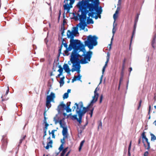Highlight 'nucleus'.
Returning <instances> with one entry per match:
<instances>
[{"label":"nucleus","instance_id":"nucleus-1","mask_svg":"<svg viewBox=\"0 0 156 156\" xmlns=\"http://www.w3.org/2000/svg\"><path fill=\"white\" fill-rule=\"evenodd\" d=\"M77 7L78 8V13L76 14L73 12V17L72 19L75 21L79 20L80 23L81 19L86 24H88V17L87 14L88 13V0H82L79 1L76 5Z\"/></svg>","mask_w":156,"mask_h":156},{"label":"nucleus","instance_id":"nucleus-2","mask_svg":"<svg viewBox=\"0 0 156 156\" xmlns=\"http://www.w3.org/2000/svg\"><path fill=\"white\" fill-rule=\"evenodd\" d=\"M85 49L82 55H80L77 52L75 57H72L71 59V63L73 64L71 71L72 72L76 71L78 73H80V64H84L87 63V59L88 60V52L85 54Z\"/></svg>","mask_w":156,"mask_h":156},{"label":"nucleus","instance_id":"nucleus-3","mask_svg":"<svg viewBox=\"0 0 156 156\" xmlns=\"http://www.w3.org/2000/svg\"><path fill=\"white\" fill-rule=\"evenodd\" d=\"M99 0H88V16L92 18H98L95 14H101L102 7L100 6Z\"/></svg>","mask_w":156,"mask_h":156},{"label":"nucleus","instance_id":"nucleus-4","mask_svg":"<svg viewBox=\"0 0 156 156\" xmlns=\"http://www.w3.org/2000/svg\"><path fill=\"white\" fill-rule=\"evenodd\" d=\"M70 44L69 45L68 48H66L65 51V54L68 53L69 51L71 50L72 49H73L71 55V58L70 61H68V64L70 65V62H71V59L72 57H75L77 52H79L80 51H84L85 50V45L83 44H79L76 41H70Z\"/></svg>","mask_w":156,"mask_h":156},{"label":"nucleus","instance_id":"nucleus-5","mask_svg":"<svg viewBox=\"0 0 156 156\" xmlns=\"http://www.w3.org/2000/svg\"><path fill=\"white\" fill-rule=\"evenodd\" d=\"M80 23H79L77 24L76 27H73L72 31L69 30H67V38H70V41H76L79 44H83L81 42L80 40H74L73 38L74 36H76V35L79 34L78 32V27L79 28L80 30H84L86 27L87 26V25H86L85 23L83 22L82 19H81Z\"/></svg>","mask_w":156,"mask_h":156},{"label":"nucleus","instance_id":"nucleus-6","mask_svg":"<svg viewBox=\"0 0 156 156\" xmlns=\"http://www.w3.org/2000/svg\"><path fill=\"white\" fill-rule=\"evenodd\" d=\"M75 105L76 106V113L78 115L79 118H77L76 115H72L71 118L73 120H76L79 123H80L82 122L83 116L84 115L88 110V106L86 108L83 107V104L82 102H80L78 104L75 103Z\"/></svg>","mask_w":156,"mask_h":156},{"label":"nucleus","instance_id":"nucleus-7","mask_svg":"<svg viewBox=\"0 0 156 156\" xmlns=\"http://www.w3.org/2000/svg\"><path fill=\"white\" fill-rule=\"evenodd\" d=\"M98 37L96 35H88V48L90 50L93 49L94 46L98 45Z\"/></svg>","mask_w":156,"mask_h":156},{"label":"nucleus","instance_id":"nucleus-8","mask_svg":"<svg viewBox=\"0 0 156 156\" xmlns=\"http://www.w3.org/2000/svg\"><path fill=\"white\" fill-rule=\"evenodd\" d=\"M99 96L98 93L96 92V90L94 91V95L93 97V99L90 102V103L88 104V112L90 111L89 114L91 117L92 116L93 112L94 109V107H93L94 103L96 102L98 99Z\"/></svg>","mask_w":156,"mask_h":156},{"label":"nucleus","instance_id":"nucleus-9","mask_svg":"<svg viewBox=\"0 0 156 156\" xmlns=\"http://www.w3.org/2000/svg\"><path fill=\"white\" fill-rule=\"evenodd\" d=\"M69 1H70L69 4L68 3V1L67 2L66 1L65 2L66 4L63 5L64 10H67V13L69 12L70 9L72 8V5L75 2V0H69Z\"/></svg>","mask_w":156,"mask_h":156},{"label":"nucleus","instance_id":"nucleus-10","mask_svg":"<svg viewBox=\"0 0 156 156\" xmlns=\"http://www.w3.org/2000/svg\"><path fill=\"white\" fill-rule=\"evenodd\" d=\"M151 45L154 49L156 48V33L154 32L151 41Z\"/></svg>","mask_w":156,"mask_h":156},{"label":"nucleus","instance_id":"nucleus-11","mask_svg":"<svg viewBox=\"0 0 156 156\" xmlns=\"http://www.w3.org/2000/svg\"><path fill=\"white\" fill-rule=\"evenodd\" d=\"M2 149L3 150H5L6 147L7 143L6 139L5 136H3L2 138Z\"/></svg>","mask_w":156,"mask_h":156},{"label":"nucleus","instance_id":"nucleus-12","mask_svg":"<svg viewBox=\"0 0 156 156\" xmlns=\"http://www.w3.org/2000/svg\"><path fill=\"white\" fill-rule=\"evenodd\" d=\"M55 98V94L52 92H51L49 95H48L46 98V100L53 101Z\"/></svg>","mask_w":156,"mask_h":156},{"label":"nucleus","instance_id":"nucleus-13","mask_svg":"<svg viewBox=\"0 0 156 156\" xmlns=\"http://www.w3.org/2000/svg\"><path fill=\"white\" fill-rule=\"evenodd\" d=\"M137 23H134V27H133V31L132 32V35L131 37L130 43V44H129L130 48V46H131V43H132V41L133 40V37L135 33Z\"/></svg>","mask_w":156,"mask_h":156},{"label":"nucleus","instance_id":"nucleus-14","mask_svg":"<svg viewBox=\"0 0 156 156\" xmlns=\"http://www.w3.org/2000/svg\"><path fill=\"white\" fill-rule=\"evenodd\" d=\"M47 139L49 140V141L47 143V145L45 147V148L46 149H48L49 147H52L53 143L52 140L51 139L50 136L48 137Z\"/></svg>","mask_w":156,"mask_h":156},{"label":"nucleus","instance_id":"nucleus-15","mask_svg":"<svg viewBox=\"0 0 156 156\" xmlns=\"http://www.w3.org/2000/svg\"><path fill=\"white\" fill-rule=\"evenodd\" d=\"M66 107V105L63 104V102H62L61 104L58 105L57 108V110L58 112V113H59L61 111V109L64 108Z\"/></svg>","mask_w":156,"mask_h":156},{"label":"nucleus","instance_id":"nucleus-16","mask_svg":"<svg viewBox=\"0 0 156 156\" xmlns=\"http://www.w3.org/2000/svg\"><path fill=\"white\" fill-rule=\"evenodd\" d=\"M63 69H64L66 72L68 73H70V72L71 71V69H70L69 68V66L67 64H65L63 66Z\"/></svg>","mask_w":156,"mask_h":156},{"label":"nucleus","instance_id":"nucleus-17","mask_svg":"<svg viewBox=\"0 0 156 156\" xmlns=\"http://www.w3.org/2000/svg\"><path fill=\"white\" fill-rule=\"evenodd\" d=\"M145 140L146 141V142L147 143V148H146V145L144 144V140H143V143H144V147H145V148L147 150H149L150 148V143L148 142V139L146 138L145 139Z\"/></svg>","mask_w":156,"mask_h":156},{"label":"nucleus","instance_id":"nucleus-18","mask_svg":"<svg viewBox=\"0 0 156 156\" xmlns=\"http://www.w3.org/2000/svg\"><path fill=\"white\" fill-rule=\"evenodd\" d=\"M62 134L64 136L67 137V129L66 127H63L62 131Z\"/></svg>","mask_w":156,"mask_h":156},{"label":"nucleus","instance_id":"nucleus-19","mask_svg":"<svg viewBox=\"0 0 156 156\" xmlns=\"http://www.w3.org/2000/svg\"><path fill=\"white\" fill-rule=\"evenodd\" d=\"M106 66H104L103 67V69H102V75L101 76V78H100V83H99V84H100V83H102V78H103V74H104V72L105 71V68H106Z\"/></svg>","mask_w":156,"mask_h":156},{"label":"nucleus","instance_id":"nucleus-20","mask_svg":"<svg viewBox=\"0 0 156 156\" xmlns=\"http://www.w3.org/2000/svg\"><path fill=\"white\" fill-rule=\"evenodd\" d=\"M59 119V118L58 116V114L56 115L54 117L53 120L55 124H56L58 122H59V121H58Z\"/></svg>","mask_w":156,"mask_h":156},{"label":"nucleus","instance_id":"nucleus-21","mask_svg":"<svg viewBox=\"0 0 156 156\" xmlns=\"http://www.w3.org/2000/svg\"><path fill=\"white\" fill-rule=\"evenodd\" d=\"M70 104L71 102H69V105H67L66 107H66L64 108V109L66 110V112H70L71 111L72 109L69 108V106H70Z\"/></svg>","mask_w":156,"mask_h":156},{"label":"nucleus","instance_id":"nucleus-22","mask_svg":"<svg viewBox=\"0 0 156 156\" xmlns=\"http://www.w3.org/2000/svg\"><path fill=\"white\" fill-rule=\"evenodd\" d=\"M64 76L62 77L60 79V81H59V82L60 84V87H61L62 86L64 83Z\"/></svg>","mask_w":156,"mask_h":156},{"label":"nucleus","instance_id":"nucleus-23","mask_svg":"<svg viewBox=\"0 0 156 156\" xmlns=\"http://www.w3.org/2000/svg\"><path fill=\"white\" fill-rule=\"evenodd\" d=\"M110 58V54L108 53H108L107 54V56L106 57V61L105 62V64L104 65L106 67L107 66V63L108 62Z\"/></svg>","mask_w":156,"mask_h":156},{"label":"nucleus","instance_id":"nucleus-24","mask_svg":"<svg viewBox=\"0 0 156 156\" xmlns=\"http://www.w3.org/2000/svg\"><path fill=\"white\" fill-rule=\"evenodd\" d=\"M51 101H50L46 100V105L48 109H49L51 106Z\"/></svg>","mask_w":156,"mask_h":156},{"label":"nucleus","instance_id":"nucleus-25","mask_svg":"<svg viewBox=\"0 0 156 156\" xmlns=\"http://www.w3.org/2000/svg\"><path fill=\"white\" fill-rule=\"evenodd\" d=\"M150 134L151 136V141H154L156 140V137L154 134L152 133H150Z\"/></svg>","mask_w":156,"mask_h":156},{"label":"nucleus","instance_id":"nucleus-26","mask_svg":"<svg viewBox=\"0 0 156 156\" xmlns=\"http://www.w3.org/2000/svg\"><path fill=\"white\" fill-rule=\"evenodd\" d=\"M59 123L60 126V127L63 129V127H65V124L63 123L62 120H60L59 121Z\"/></svg>","mask_w":156,"mask_h":156},{"label":"nucleus","instance_id":"nucleus-27","mask_svg":"<svg viewBox=\"0 0 156 156\" xmlns=\"http://www.w3.org/2000/svg\"><path fill=\"white\" fill-rule=\"evenodd\" d=\"M58 67L59 68V69L58 70V72L59 73L62 74V72L63 71V68L61 67V66L60 65L58 66Z\"/></svg>","mask_w":156,"mask_h":156},{"label":"nucleus","instance_id":"nucleus-28","mask_svg":"<svg viewBox=\"0 0 156 156\" xmlns=\"http://www.w3.org/2000/svg\"><path fill=\"white\" fill-rule=\"evenodd\" d=\"M90 17L88 16V24H93L94 23V21L92 19V18H90Z\"/></svg>","mask_w":156,"mask_h":156},{"label":"nucleus","instance_id":"nucleus-29","mask_svg":"<svg viewBox=\"0 0 156 156\" xmlns=\"http://www.w3.org/2000/svg\"><path fill=\"white\" fill-rule=\"evenodd\" d=\"M84 142H85L84 140H82L80 144V147H79V151H81L82 147L83 146V144Z\"/></svg>","mask_w":156,"mask_h":156},{"label":"nucleus","instance_id":"nucleus-30","mask_svg":"<svg viewBox=\"0 0 156 156\" xmlns=\"http://www.w3.org/2000/svg\"><path fill=\"white\" fill-rule=\"evenodd\" d=\"M68 148V147H66L64 149H63L62 150V152L61 154L63 155L64 156L65 153L67 151Z\"/></svg>","mask_w":156,"mask_h":156},{"label":"nucleus","instance_id":"nucleus-31","mask_svg":"<svg viewBox=\"0 0 156 156\" xmlns=\"http://www.w3.org/2000/svg\"><path fill=\"white\" fill-rule=\"evenodd\" d=\"M122 80H123V76H122L120 77V80H119V87H118V90H119V89L121 82L122 81Z\"/></svg>","mask_w":156,"mask_h":156},{"label":"nucleus","instance_id":"nucleus-32","mask_svg":"<svg viewBox=\"0 0 156 156\" xmlns=\"http://www.w3.org/2000/svg\"><path fill=\"white\" fill-rule=\"evenodd\" d=\"M140 14L139 13H137L136 15V16L135 18V20L134 21V23H137L138 21V18L139 17V15Z\"/></svg>","mask_w":156,"mask_h":156},{"label":"nucleus","instance_id":"nucleus-33","mask_svg":"<svg viewBox=\"0 0 156 156\" xmlns=\"http://www.w3.org/2000/svg\"><path fill=\"white\" fill-rule=\"evenodd\" d=\"M68 96L69 95L68 93H66L63 94V99H66L68 98Z\"/></svg>","mask_w":156,"mask_h":156},{"label":"nucleus","instance_id":"nucleus-34","mask_svg":"<svg viewBox=\"0 0 156 156\" xmlns=\"http://www.w3.org/2000/svg\"><path fill=\"white\" fill-rule=\"evenodd\" d=\"M67 137H65V136H64L63 137V139H61V142L62 144H64L65 143V138H67Z\"/></svg>","mask_w":156,"mask_h":156},{"label":"nucleus","instance_id":"nucleus-35","mask_svg":"<svg viewBox=\"0 0 156 156\" xmlns=\"http://www.w3.org/2000/svg\"><path fill=\"white\" fill-rule=\"evenodd\" d=\"M145 132H143L141 134V136H142V138L143 139H145L147 138L146 136L145 135Z\"/></svg>","mask_w":156,"mask_h":156},{"label":"nucleus","instance_id":"nucleus-36","mask_svg":"<svg viewBox=\"0 0 156 156\" xmlns=\"http://www.w3.org/2000/svg\"><path fill=\"white\" fill-rule=\"evenodd\" d=\"M145 132H143L141 134V136H142V138L143 139H145L147 138L146 136L145 135Z\"/></svg>","mask_w":156,"mask_h":156},{"label":"nucleus","instance_id":"nucleus-37","mask_svg":"<svg viewBox=\"0 0 156 156\" xmlns=\"http://www.w3.org/2000/svg\"><path fill=\"white\" fill-rule=\"evenodd\" d=\"M63 144H61L60 147H59L58 149L60 151H61L63 149Z\"/></svg>","mask_w":156,"mask_h":156},{"label":"nucleus","instance_id":"nucleus-38","mask_svg":"<svg viewBox=\"0 0 156 156\" xmlns=\"http://www.w3.org/2000/svg\"><path fill=\"white\" fill-rule=\"evenodd\" d=\"M151 109V106L150 105L149 106V111L148 112V115H149V116L148 117V119H150L151 118V116L150 115V112Z\"/></svg>","mask_w":156,"mask_h":156},{"label":"nucleus","instance_id":"nucleus-39","mask_svg":"<svg viewBox=\"0 0 156 156\" xmlns=\"http://www.w3.org/2000/svg\"><path fill=\"white\" fill-rule=\"evenodd\" d=\"M78 75L77 76H75V77H76L77 80H80L81 79V76H80V73H78Z\"/></svg>","mask_w":156,"mask_h":156},{"label":"nucleus","instance_id":"nucleus-40","mask_svg":"<svg viewBox=\"0 0 156 156\" xmlns=\"http://www.w3.org/2000/svg\"><path fill=\"white\" fill-rule=\"evenodd\" d=\"M103 98V95L102 94H101L100 96L99 103L100 104L102 102V100Z\"/></svg>","mask_w":156,"mask_h":156},{"label":"nucleus","instance_id":"nucleus-41","mask_svg":"<svg viewBox=\"0 0 156 156\" xmlns=\"http://www.w3.org/2000/svg\"><path fill=\"white\" fill-rule=\"evenodd\" d=\"M126 59H124L123 61V63L122 65V70H123L124 69V67H125V63L126 61Z\"/></svg>","mask_w":156,"mask_h":156},{"label":"nucleus","instance_id":"nucleus-42","mask_svg":"<svg viewBox=\"0 0 156 156\" xmlns=\"http://www.w3.org/2000/svg\"><path fill=\"white\" fill-rule=\"evenodd\" d=\"M26 137V135L24 136H23V138H22V139H21L20 140V144H21L22 142V141L23 140H24V139H25V137Z\"/></svg>","mask_w":156,"mask_h":156},{"label":"nucleus","instance_id":"nucleus-43","mask_svg":"<svg viewBox=\"0 0 156 156\" xmlns=\"http://www.w3.org/2000/svg\"><path fill=\"white\" fill-rule=\"evenodd\" d=\"M62 44L59 47V49L58 50L59 53L60 54L61 53V51L62 49Z\"/></svg>","mask_w":156,"mask_h":156},{"label":"nucleus","instance_id":"nucleus-44","mask_svg":"<svg viewBox=\"0 0 156 156\" xmlns=\"http://www.w3.org/2000/svg\"><path fill=\"white\" fill-rule=\"evenodd\" d=\"M142 100H140L139 102V106L138 107L137 109L139 110L141 106V103H142Z\"/></svg>","mask_w":156,"mask_h":156},{"label":"nucleus","instance_id":"nucleus-45","mask_svg":"<svg viewBox=\"0 0 156 156\" xmlns=\"http://www.w3.org/2000/svg\"><path fill=\"white\" fill-rule=\"evenodd\" d=\"M101 14H100V15H99V14H97V15H96V14H95V15L94 16H97L98 17V18H95L96 20H97V19L98 18H101Z\"/></svg>","mask_w":156,"mask_h":156},{"label":"nucleus","instance_id":"nucleus-46","mask_svg":"<svg viewBox=\"0 0 156 156\" xmlns=\"http://www.w3.org/2000/svg\"><path fill=\"white\" fill-rule=\"evenodd\" d=\"M92 54H93V52L92 51H91L90 50L88 51V55H89V56L92 57Z\"/></svg>","mask_w":156,"mask_h":156},{"label":"nucleus","instance_id":"nucleus-47","mask_svg":"<svg viewBox=\"0 0 156 156\" xmlns=\"http://www.w3.org/2000/svg\"><path fill=\"white\" fill-rule=\"evenodd\" d=\"M62 44H63L64 47H65L66 48H67L68 45H67V43H63L62 42Z\"/></svg>","mask_w":156,"mask_h":156},{"label":"nucleus","instance_id":"nucleus-48","mask_svg":"<svg viewBox=\"0 0 156 156\" xmlns=\"http://www.w3.org/2000/svg\"><path fill=\"white\" fill-rule=\"evenodd\" d=\"M131 142H130L129 145L128 147V151H130L131 147Z\"/></svg>","mask_w":156,"mask_h":156},{"label":"nucleus","instance_id":"nucleus-49","mask_svg":"<svg viewBox=\"0 0 156 156\" xmlns=\"http://www.w3.org/2000/svg\"><path fill=\"white\" fill-rule=\"evenodd\" d=\"M117 16L116 15V14L115 13L113 15V18L115 20H116V19L117 18Z\"/></svg>","mask_w":156,"mask_h":156},{"label":"nucleus","instance_id":"nucleus-50","mask_svg":"<svg viewBox=\"0 0 156 156\" xmlns=\"http://www.w3.org/2000/svg\"><path fill=\"white\" fill-rule=\"evenodd\" d=\"M115 27L114 26H113V28L112 29V33L113 34V36H114V34L115 33Z\"/></svg>","mask_w":156,"mask_h":156},{"label":"nucleus","instance_id":"nucleus-51","mask_svg":"<svg viewBox=\"0 0 156 156\" xmlns=\"http://www.w3.org/2000/svg\"><path fill=\"white\" fill-rule=\"evenodd\" d=\"M77 80V79L76 78V77H75L74 76V78L72 79V82L73 83L75 81H76Z\"/></svg>","mask_w":156,"mask_h":156},{"label":"nucleus","instance_id":"nucleus-52","mask_svg":"<svg viewBox=\"0 0 156 156\" xmlns=\"http://www.w3.org/2000/svg\"><path fill=\"white\" fill-rule=\"evenodd\" d=\"M77 80V79L76 78V77H75L74 76V78L72 79V82L73 83L75 81H76Z\"/></svg>","mask_w":156,"mask_h":156},{"label":"nucleus","instance_id":"nucleus-53","mask_svg":"<svg viewBox=\"0 0 156 156\" xmlns=\"http://www.w3.org/2000/svg\"><path fill=\"white\" fill-rule=\"evenodd\" d=\"M148 151H146V152H145L144 154V156H148Z\"/></svg>","mask_w":156,"mask_h":156},{"label":"nucleus","instance_id":"nucleus-54","mask_svg":"<svg viewBox=\"0 0 156 156\" xmlns=\"http://www.w3.org/2000/svg\"><path fill=\"white\" fill-rule=\"evenodd\" d=\"M87 40L85 41V44L86 46H88V37Z\"/></svg>","mask_w":156,"mask_h":156},{"label":"nucleus","instance_id":"nucleus-55","mask_svg":"<svg viewBox=\"0 0 156 156\" xmlns=\"http://www.w3.org/2000/svg\"><path fill=\"white\" fill-rule=\"evenodd\" d=\"M9 87L8 86L7 89V90L6 91V94H5L6 95H7L8 94V93L9 92Z\"/></svg>","mask_w":156,"mask_h":156},{"label":"nucleus","instance_id":"nucleus-56","mask_svg":"<svg viewBox=\"0 0 156 156\" xmlns=\"http://www.w3.org/2000/svg\"><path fill=\"white\" fill-rule=\"evenodd\" d=\"M56 130H52L51 132V133L52 135L54 134V133L55 131H56Z\"/></svg>","mask_w":156,"mask_h":156},{"label":"nucleus","instance_id":"nucleus-57","mask_svg":"<svg viewBox=\"0 0 156 156\" xmlns=\"http://www.w3.org/2000/svg\"><path fill=\"white\" fill-rule=\"evenodd\" d=\"M113 37H112V39H111V43L110 44H109V45L110 46V49H111V45L112 44V40H113Z\"/></svg>","mask_w":156,"mask_h":156},{"label":"nucleus","instance_id":"nucleus-58","mask_svg":"<svg viewBox=\"0 0 156 156\" xmlns=\"http://www.w3.org/2000/svg\"><path fill=\"white\" fill-rule=\"evenodd\" d=\"M46 132L47 131H46V130L45 131H44V135L43 136V138H44L45 136H46Z\"/></svg>","mask_w":156,"mask_h":156},{"label":"nucleus","instance_id":"nucleus-59","mask_svg":"<svg viewBox=\"0 0 156 156\" xmlns=\"http://www.w3.org/2000/svg\"><path fill=\"white\" fill-rule=\"evenodd\" d=\"M141 138H140L139 140H138V144H140L141 143Z\"/></svg>","mask_w":156,"mask_h":156},{"label":"nucleus","instance_id":"nucleus-60","mask_svg":"<svg viewBox=\"0 0 156 156\" xmlns=\"http://www.w3.org/2000/svg\"><path fill=\"white\" fill-rule=\"evenodd\" d=\"M62 74H61L60 73H59L56 76V78H58L60 76H61V75H62Z\"/></svg>","mask_w":156,"mask_h":156},{"label":"nucleus","instance_id":"nucleus-61","mask_svg":"<svg viewBox=\"0 0 156 156\" xmlns=\"http://www.w3.org/2000/svg\"><path fill=\"white\" fill-rule=\"evenodd\" d=\"M76 105H75V104L74 105V106H73V111H74L75 109L76 108Z\"/></svg>","mask_w":156,"mask_h":156},{"label":"nucleus","instance_id":"nucleus-62","mask_svg":"<svg viewBox=\"0 0 156 156\" xmlns=\"http://www.w3.org/2000/svg\"><path fill=\"white\" fill-rule=\"evenodd\" d=\"M132 67H130L129 69V74H130V73L132 71Z\"/></svg>","mask_w":156,"mask_h":156},{"label":"nucleus","instance_id":"nucleus-63","mask_svg":"<svg viewBox=\"0 0 156 156\" xmlns=\"http://www.w3.org/2000/svg\"><path fill=\"white\" fill-rule=\"evenodd\" d=\"M45 127H48V126L49 125L46 122L45 123Z\"/></svg>","mask_w":156,"mask_h":156},{"label":"nucleus","instance_id":"nucleus-64","mask_svg":"<svg viewBox=\"0 0 156 156\" xmlns=\"http://www.w3.org/2000/svg\"><path fill=\"white\" fill-rule=\"evenodd\" d=\"M153 99L154 100V102H155L156 101V96H155L154 97Z\"/></svg>","mask_w":156,"mask_h":156}]
</instances>
